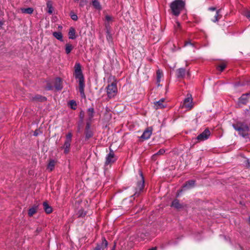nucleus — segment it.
I'll use <instances>...</instances> for the list:
<instances>
[{
	"label": "nucleus",
	"mask_w": 250,
	"mask_h": 250,
	"mask_svg": "<svg viewBox=\"0 0 250 250\" xmlns=\"http://www.w3.org/2000/svg\"><path fill=\"white\" fill-rule=\"evenodd\" d=\"M185 6L184 2L182 0H175L170 4V8L173 15L178 16Z\"/></svg>",
	"instance_id": "f257e3e1"
},
{
	"label": "nucleus",
	"mask_w": 250,
	"mask_h": 250,
	"mask_svg": "<svg viewBox=\"0 0 250 250\" xmlns=\"http://www.w3.org/2000/svg\"><path fill=\"white\" fill-rule=\"evenodd\" d=\"M233 127L238 132L240 135L244 137L248 136L249 134V128L246 125L238 123L236 125H233Z\"/></svg>",
	"instance_id": "f03ea898"
},
{
	"label": "nucleus",
	"mask_w": 250,
	"mask_h": 250,
	"mask_svg": "<svg viewBox=\"0 0 250 250\" xmlns=\"http://www.w3.org/2000/svg\"><path fill=\"white\" fill-rule=\"evenodd\" d=\"M117 87L116 83H112L109 84L106 88V92L108 97L109 98L114 97L117 93Z\"/></svg>",
	"instance_id": "7ed1b4c3"
},
{
	"label": "nucleus",
	"mask_w": 250,
	"mask_h": 250,
	"mask_svg": "<svg viewBox=\"0 0 250 250\" xmlns=\"http://www.w3.org/2000/svg\"><path fill=\"white\" fill-rule=\"evenodd\" d=\"M72 137V134L71 132H69L66 135L65 142L63 146L62 147L64 149V153L65 154H67L70 151Z\"/></svg>",
	"instance_id": "20e7f679"
},
{
	"label": "nucleus",
	"mask_w": 250,
	"mask_h": 250,
	"mask_svg": "<svg viewBox=\"0 0 250 250\" xmlns=\"http://www.w3.org/2000/svg\"><path fill=\"white\" fill-rule=\"evenodd\" d=\"M117 160L114 153L112 150L110 148V152L106 157L105 164L108 165L114 163Z\"/></svg>",
	"instance_id": "39448f33"
},
{
	"label": "nucleus",
	"mask_w": 250,
	"mask_h": 250,
	"mask_svg": "<svg viewBox=\"0 0 250 250\" xmlns=\"http://www.w3.org/2000/svg\"><path fill=\"white\" fill-rule=\"evenodd\" d=\"M210 135V131L208 129H206L202 133L199 134L196 139L199 142L203 141L208 139Z\"/></svg>",
	"instance_id": "423d86ee"
},
{
	"label": "nucleus",
	"mask_w": 250,
	"mask_h": 250,
	"mask_svg": "<svg viewBox=\"0 0 250 250\" xmlns=\"http://www.w3.org/2000/svg\"><path fill=\"white\" fill-rule=\"evenodd\" d=\"M75 75L76 78L79 80L83 79L81 65L79 63L76 64L75 66Z\"/></svg>",
	"instance_id": "0eeeda50"
},
{
	"label": "nucleus",
	"mask_w": 250,
	"mask_h": 250,
	"mask_svg": "<svg viewBox=\"0 0 250 250\" xmlns=\"http://www.w3.org/2000/svg\"><path fill=\"white\" fill-rule=\"evenodd\" d=\"M153 131V128L152 127H148L146 129V130L144 131L142 135L141 138L143 140H147L150 138L151 136Z\"/></svg>",
	"instance_id": "6e6552de"
},
{
	"label": "nucleus",
	"mask_w": 250,
	"mask_h": 250,
	"mask_svg": "<svg viewBox=\"0 0 250 250\" xmlns=\"http://www.w3.org/2000/svg\"><path fill=\"white\" fill-rule=\"evenodd\" d=\"M192 99L191 96H190L185 99L182 104V107H185L186 108L190 109L192 107Z\"/></svg>",
	"instance_id": "1a4fd4ad"
},
{
	"label": "nucleus",
	"mask_w": 250,
	"mask_h": 250,
	"mask_svg": "<svg viewBox=\"0 0 250 250\" xmlns=\"http://www.w3.org/2000/svg\"><path fill=\"white\" fill-rule=\"evenodd\" d=\"M140 176L141 177V180L140 182H139L137 184V191H141L142 190L144 187V177L143 176V173L141 172H140ZM137 191L136 192L135 195L136 194Z\"/></svg>",
	"instance_id": "9d476101"
},
{
	"label": "nucleus",
	"mask_w": 250,
	"mask_h": 250,
	"mask_svg": "<svg viewBox=\"0 0 250 250\" xmlns=\"http://www.w3.org/2000/svg\"><path fill=\"white\" fill-rule=\"evenodd\" d=\"M79 91L81 93V97L83 98L85 97V95L84 93V79L82 80H79Z\"/></svg>",
	"instance_id": "9b49d317"
},
{
	"label": "nucleus",
	"mask_w": 250,
	"mask_h": 250,
	"mask_svg": "<svg viewBox=\"0 0 250 250\" xmlns=\"http://www.w3.org/2000/svg\"><path fill=\"white\" fill-rule=\"evenodd\" d=\"M107 242L105 238H104L102 241L101 245H98L95 248L94 250H104L107 246Z\"/></svg>",
	"instance_id": "f8f14e48"
},
{
	"label": "nucleus",
	"mask_w": 250,
	"mask_h": 250,
	"mask_svg": "<svg viewBox=\"0 0 250 250\" xmlns=\"http://www.w3.org/2000/svg\"><path fill=\"white\" fill-rule=\"evenodd\" d=\"M195 181L193 180H190L187 182L185 185L183 187L182 190H184L190 188L194 187Z\"/></svg>",
	"instance_id": "ddd939ff"
},
{
	"label": "nucleus",
	"mask_w": 250,
	"mask_h": 250,
	"mask_svg": "<svg viewBox=\"0 0 250 250\" xmlns=\"http://www.w3.org/2000/svg\"><path fill=\"white\" fill-rule=\"evenodd\" d=\"M164 99H162L158 102L155 103V107L156 109L163 108L166 106V104H164Z\"/></svg>",
	"instance_id": "4468645a"
},
{
	"label": "nucleus",
	"mask_w": 250,
	"mask_h": 250,
	"mask_svg": "<svg viewBox=\"0 0 250 250\" xmlns=\"http://www.w3.org/2000/svg\"><path fill=\"white\" fill-rule=\"evenodd\" d=\"M91 3L94 8L98 10H102V5L98 0H91Z\"/></svg>",
	"instance_id": "2eb2a0df"
},
{
	"label": "nucleus",
	"mask_w": 250,
	"mask_h": 250,
	"mask_svg": "<svg viewBox=\"0 0 250 250\" xmlns=\"http://www.w3.org/2000/svg\"><path fill=\"white\" fill-rule=\"evenodd\" d=\"M250 97V94L249 93L242 95L239 98V102L243 104H246Z\"/></svg>",
	"instance_id": "dca6fc26"
},
{
	"label": "nucleus",
	"mask_w": 250,
	"mask_h": 250,
	"mask_svg": "<svg viewBox=\"0 0 250 250\" xmlns=\"http://www.w3.org/2000/svg\"><path fill=\"white\" fill-rule=\"evenodd\" d=\"M163 77V73L160 70H158L156 72L157 83L158 86H160V83L161 81V79Z\"/></svg>",
	"instance_id": "f3484780"
},
{
	"label": "nucleus",
	"mask_w": 250,
	"mask_h": 250,
	"mask_svg": "<svg viewBox=\"0 0 250 250\" xmlns=\"http://www.w3.org/2000/svg\"><path fill=\"white\" fill-rule=\"evenodd\" d=\"M171 207L176 208L177 209H180L183 207V205L179 203V201L177 199H175L171 204Z\"/></svg>",
	"instance_id": "a211bd4d"
},
{
	"label": "nucleus",
	"mask_w": 250,
	"mask_h": 250,
	"mask_svg": "<svg viewBox=\"0 0 250 250\" xmlns=\"http://www.w3.org/2000/svg\"><path fill=\"white\" fill-rule=\"evenodd\" d=\"M55 87L58 90H60L62 88V84L61 79L59 78H57L55 80Z\"/></svg>",
	"instance_id": "6ab92c4d"
},
{
	"label": "nucleus",
	"mask_w": 250,
	"mask_h": 250,
	"mask_svg": "<svg viewBox=\"0 0 250 250\" xmlns=\"http://www.w3.org/2000/svg\"><path fill=\"white\" fill-rule=\"evenodd\" d=\"M43 209H44L46 213L49 214L52 211V208L47 203L44 202L43 203Z\"/></svg>",
	"instance_id": "aec40b11"
},
{
	"label": "nucleus",
	"mask_w": 250,
	"mask_h": 250,
	"mask_svg": "<svg viewBox=\"0 0 250 250\" xmlns=\"http://www.w3.org/2000/svg\"><path fill=\"white\" fill-rule=\"evenodd\" d=\"M47 12L49 14H52L53 12L54 8L52 6V2L51 1H48L46 3Z\"/></svg>",
	"instance_id": "412c9836"
},
{
	"label": "nucleus",
	"mask_w": 250,
	"mask_h": 250,
	"mask_svg": "<svg viewBox=\"0 0 250 250\" xmlns=\"http://www.w3.org/2000/svg\"><path fill=\"white\" fill-rule=\"evenodd\" d=\"M56 162L54 160H50L48 164L47 169L49 171H51L54 168Z\"/></svg>",
	"instance_id": "4be33fe9"
},
{
	"label": "nucleus",
	"mask_w": 250,
	"mask_h": 250,
	"mask_svg": "<svg viewBox=\"0 0 250 250\" xmlns=\"http://www.w3.org/2000/svg\"><path fill=\"white\" fill-rule=\"evenodd\" d=\"M69 38L71 39H75L76 37L75 35V30L73 27H71L68 32Z\"/></svg>",
	"instance_id": "5701e85b"
},
{
	"label": "nucleus",
	"mask_w": 250,
	"mask_h": 250,
	"mask_svg": "<svg viewBox=\"0 0 250 250\" xmlns=\"http://www.w3.org/2000/svg\"><path fill=\"white\" fill-rule=\"evenodd\" d=\"M22 13L31 14L33 13L34 10L33 8L29 7L27 8H21V9Z\"/></svg>",
	"instance_id": "b1692460"
},
{
	"label": "nucleus",
	"mask_w": 250,
	"mask_h": 250,
	"mask_svg": "<svg viewBox=\"0 0 250 250\" xmlns=\"http://www.w3.org/2000/svg\"><path fill=\"white\" fill-rule=\"evenodd\" d=\"M186 70L184 68H180L177 70V77L179 78L183 77L185 75Z\"/></svg>",
	"instance_id": "393cba45"
},
{
	"label": "nucleus",
	"mask_w": 250,
	"mask_h": 250,
	"mask_svg": "<svg viewBox=\"0 0 250 250\" xmlns=\"http://www.w3.org/2000/svg\"><path fill=\"white\" fill-rule=\"evenodd\" d=\"M53 35L58 40L61 41H62V34L60 32H55L53 33Z\"/></svg>",
	"instance_id": "a878e982"
},
{
	"label": "nucleus",
	"mask_w": 250,
	"mask_h": 250,
	"mask_svg": "<svg viewBox=\"0 0 250 250\" xmlns=\"http://www.w3.org/2000/svg\"><path fill=\"white\" fill-rule=\"evenodd\" d=\"M87 114L88 116V120L91 121L93 117L94 109L92 108H89L87 111Z\"/></svg>",
	"instance_id": "bb28decb"
},
{
	"label": "nucleus",
	"mask_w": 250,
	"mask_h": 250,
	"mask_svg": "<svg viewBox=\"0 0 250 250\" xmlns=\"http://www.w3.org/2000/svg\"><path fill=\"white\" fill-rule=\"evenodd\" d=\"M37 206H35L29 209L28 214L30 216L33 215L37 211Z\"/></svg>",
	"instance_id": "cd10ccee"
},
{
	"label": "nucleus",
	"mask_w": 250,
	"mask_h": 250,
	"mask_svg": "<svg viewBox=\"0 0 250 250\" xmlns=\"http://www.w3.org/2000/svg\"><path fill=\"white\" fill-rule=\"evenodd\" d=\"M73 49V46L69 43H67L65 45V52L66 54H69Z\"/></svg>",
	"instance_id": "c85d7f7f"
},
{
	"label": "nucleus",
	"mask_w": 250,
	"mask_h": 250,
	"mask_svg": "<svg viewBox=\"0 0 250 250\" xmlns=\"http://www.w3.org/2000/svg\"><path fill=\"white\" fill-rule=\"evenodd\" d=\"M220 17L221 16L219 15V11H217L216 12L214 18L212 19V21L213 22H216L218 21V20L220 18Z\"/></svg>",
	"instance_id": "c756f323"
},
{
	"label": "nucleus",
	"mask_w": 250,
	"mask_h": 250,
	"mask_svg": "<svg viewBox=\"0 0 250 250\" xmlns=\"http://www.w3.org/2000/svg\"><path fill=\"white\" fill-rule=\"evenodd\" d=\"M105 21L107 22L108 24L112 22L113 21V18L109 15H106L105 17Z\"/></svg>",
	"instance_id": "7c9ffc66"
},
{
	"label": "nucleus",
	"mask_w": 250,
	"mask_h": 250,
	"mask_svg": "<svg viewBox=\"0 0 250 250\" xmlns=\"http://www.w3.org/2000/svg\"><path fill=\"white\" fill-rule=\"evenodd\" d=\"M226 64L225 62H222L218 66L217 69L219 70L222 71L226 68Z\"/></svg>",
	"instance_id": "2f4dec72"
},
{
	"label": "nucleus",
	"mask_w": 250,
	"mask_h": 250,
	"mask_svg": "<svg viewBox=\"0 0 250 250\" xmlns=\"http://www.w3.org/2000/svg\"><path fill=\"white\" fill-rule=\"evenodd\" d=\"M69 105L72 109H75L76 108V106H77L76 103L75 101H74L73 100L70 101L69 102Z\"/></svg>",
	"instance_id": "473e14b6"
},
{
	"label": "nucleus",
	"mask_w": 250,
	"mask_h": 250,
	"mask_svg": "<svg viewBox=\"0 0 250 250\" xmlns=\"http://www.w3.org/2000/svg\"><path fill=\"white\" fill-rule=\"evenodd\" d=\"M87 3V0H81L80 6L83 7Z\"/></svg>",
	"instance_id": "72a5a7b5"
},
{
	"label": "nucleus",
	"mask_w": 250,
	"mask_h": 250,
	"mask_svg": "<svg viewBox=\"0 0 250 250\" xmlns=\"http://www.w3.org/2000/svg\"><path fill=\"white\" fill-rule=\"evenodd\" d=\"M244 15L248 19H250V11L247 10L245 11Z\"/></svg>",
	"instance_id": "f704fd0d"
},
{
	"label": "nucleus",
	"mask_w": 250,
	"mask_h": 250,
	"mask_svg": "<svg viewBox=\"0 0 250 250\" xmlns=\"http://www.w3.org/2000/svg\"><path fill=\"white\" fill-rule=\"evenodd\" d=\"M165 150L164 149H161L156 154L153 155V157L157 155H162L165 153Z\"/></svg>",
	"instance_id": "c9c22d12"
},
{
	"label": "nucleus",
	"mask_w": 250,
	"mask_h": 250,
	"mask_svg": "<svg viewBox=\"0 0 250 250\" xmlns=\"http://www.w3.org/2000/svg\"><path fill=\"white\" fill-rule=\"evenodd\" d=\"M71 18L74 21H77L78 19L77 16L75 14H71Z\"/></svg>",
	"instance_id": "e433bc0d"
},
{
	"label": "nucleus",
	"mask_w": 250,
	"mask_h": 250,
	"mask_svg": "<svg viewBox=\"0 0 250 250\" xmlns=\"http://www.w3.org/2000/svg\"><path fill=\"white\" fill-rule=\"evenodd\" d=\"M180 24L179 22H176V24L175 25V28H180Z\"/></svg>",
	"instance_id": "4c0bfd02"
},
{
	"label": "nucleus",
	"mask_w": 250,
	"mask_h": 250,
	"mask_svg": "<svg viewBox=\"0 0 250 250\" xmlns=\"http://www.w3.org/2000/svg\"><path fill=\"white\" fill-rule=\"evenodd\" d=\"M188 44H191V43L190 41H187L185 42V46L188 45Z\"/></svg>",
	"instance_id": "58836bf2"
},
{
	"label": "nucleus",
	"mask_w": 250,
	"mask_h": 250,
	"mask_svg": "<svg viewBox=\"0 0 250 250\" xmlns=\"http://www.w3.org/2000/svg\"><path fill=\"white\" fill-rule=\"evenodd\" d=\"M91 136H92V135H91V133H87V134H86V138H89L91 137Z\"/></svg>",
	"instance_id": "ea45409f"
},
{
	"label": "nucleus",
	"mask_w": 250,
	"mask_h": 250,
	"mask_svg": "<svg viewBox=\"0 0 250 250\" xmlns=\"http://www.w3.org/2000/svg\"><path fill=\"white\" fill-rule=\"evenodd\" d=\"M147 250H156V247H153V248L149 249H148Z\"/></svg>",
	"instance_id": "a19ab883"
},
{
	"label": "nucleus",
	"mask_w": 250,
	"mask_h": 250,
	"mask_svg": "<svg viewBox=\"0 0 250 250\" xmlns=\"http://www.w3.org/2000/svg\"><path fill=\"white\" fill-rule=\"evenodd\" d=\"M209 10H212V11H214L215 10V8L211 7V8H209Z\"/></svg>",
	"instance_id": "79ce46f5"
},
{
	"label": "nucleus",
	"mask_w": 250,
	"mask_h": 250,
	"mask_svg": "<svg viewBox=\"0 0 250 250\" xmlns=\"http://www.w3.org/2000/svg\"><path fill=\"white\" fill-rule=\"evenodd\" d=\"M3 24V23L2 22H1L0 21V27L1 26V25Z\"/></svg>",
	"instance_id": "37998d69"
},
{
	"label": "nucleus",
	"mask_w": 250,
	"mask_h": 250,
	"mask_svg": "<svg viewBox=\"0 0 250 250\" xmlns=\"http://www.w3.org/2000/svg\"><path fill=\"white\" fill-rule=\"evenodd\" d=\"M37 134H37V133H36V132H34V135L35 136H37Z\"/></svg>",
	"instance_id": "c03bdc74"
},
{
	"label": "nucleus",
	"mask_w": 250,
	"mask_h": 250,
	"mask_svg": "<svg viewBox=\"0 0 250 250\" xmlns=\"http://www.w3.org/2000/svg\"><path fill=\"white\" fill-rule=\"evenodd\" d=\"M89 124H88V123H87V127H89Z\"/></svg>",
	"instance_id": "a18cd8bd"
},
{
	"label": "nucleus",
	"mask_w": 250,
	"mask_h": 250,
	"mask_svg": "<svg viewBox=\"0 0 250 250\" xmlns=\"http://www.w3.org/2000/svg\"><path fill=\"white\" fill-rule=\"evenodd\" d=\"M75 1H79V0H74Z\"/></svg>",
	"instance_id": "49530a36"
},
{
	"label": "nucleus",
	"mask_w": 250,
	"mask_h": 250,
	"mask_svg": "<svg viewBox=\"0 0 250 250\" xmlns=\"http://www.w3.org/2000/svg\"><path fill=\"white\" fill-rule=\"evenodd\" d=\"M249 222L250 223V218H249Z\"/></svg>",
	"instance_id": "de8ad7c7"
},
{
	"label": "nucleus",
	"mask_w": 250,
	"mask_h": 250,
	"mask_svg": "<svg viewBox=\"0 0 250 250\" xmlns=\"http://www.w3.org/2000/svg\"><path fill=\"white\" fill-rule=\"evenodd\" d=\"M112 250H114V249H112Z\"/></svg>",
	"instance_id": "09e8293b"
}]
</instances>
